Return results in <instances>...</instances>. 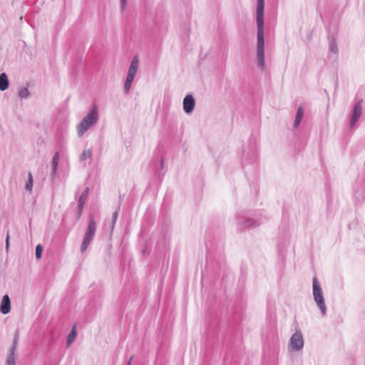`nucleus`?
I'll return each mask as SVG.
<instances>
[{"label": "nucleus", "mask_w": 365, "mask_h": 365, "mask_svg": "<svg viewBox=\"0 0 365 365\" xmlns=\"http://www.w3.org/2000/svg\"><path fill=\"white\" fill-rule=\"evenodd\" d=\"M264 0H257L256 9V24L257 27V66L261 70L264 69Z\"/></svg>", "instance_id": "f257e3e1"}, {"label": "nucleus", "mask_w": 365, "mask_h": 365, "mask_svg": "<svg viewBox=\"0 0 365 365\" xmlns=\"http://www.w3.org/2000/svg\"><path fill=\"white\" fill-rule=\"evenodd\" d=\"M98 120V113L96 106H93L91 110L83 117L81 122L77 127L78 136H82L92 125H95Z\"/></svg>", "instance_id": "f03ea898"}, {"label": "nucleus", "mask_w": 365, "mask_h": 365, "mask_svg": "<svg viewBox=\"0 0 365 365\" xmlns=\"http://www.w3.org/2000/svg\"><path fill=\"white\" fill-rule=\"evenodd\" d=\"M312 287L314 302L319 308L322 315L325 316L327 314V307L324 302V294L321 285L316 277H313Z\"/></svg>", "instance_id": "7ed1b4c3"}, {"label": "nucleus", "mask_w": 365, "mask_h": 365, "mask_svg": "<svg viewBox=\"0 0 365 365\" xmlns=\"http://www.w3.org/2000/svg\"><path fill=\"white\" fill-rule=\"evenodd\" d=\"M96 231V223L93 219V217L91 216V218L89 219L88 227L83 237L82 244L81 245V252H83L87 250L88 245L91 244L95 236Z\"/></svg>", "instance_id": "20e7f679"}, {"label": "nucleus", "mask_w": 365, "mask_h": 365, "mask_svg": "<svg viewBox=\"0 0 365 365\" xmlns=\"http://www.w3.org/2000/svg\"><path fill=\"white\" fill-rule=\"evenodd\" d=\"M362 114V99L358 101L354 106L350 118H349V128L351 129L356 127V123L359 120Z\"/></svg>", "instance_id": "39448f33"}, {"label": "nucleus", "mask_w": 365, "mask_h": 365, "mask_svg": "<svg viewBox=\"0 0 365 365\" xmlns=\"http://www.w3.org/2000/svg\"><path fill=\"white\" fill-rule=\"evenodd\" d=\"M304 346V339L300 331L293 334L289 339V347L292 351H298Z\"/></svg>", "instance_id": "423d86ee"}, {"label": "nucleus", "mask_w": 365, "mask_h": 365, "mask_svg": "<svg viewBox=\"0 0 365 365\" xmlns=\"http://www.w3.org/2000/svg\"><path fill=\"white\" fill-rule=\"evenodd\" d=\"M88 192H89V187H86L84 189V190L83 191V192L81 193V195L79 197V198H78V200L77 220H78L81 217V215H82V212H83V207H84L86 199L88 197Z\"/></svg>", "instance_id": "0eeeda50"}, {"label": "nucleus", "mask_w": 365, "mask_h": 365, "mask_svg": "<svg viewBox=\"0 0 365 365\" xmlns=\"http://www.w3.org/2000/svg\"><path fill=\"white\" fill-rule=\"evenodd\" d=\"M195 102L193 96L190 94L187 95L183 99V110L186 113H190L193 111Z\"/></svg>", "instance_id": "6e6552de"}, {"label": "nucleus", "mask_w": 365, "mask_h": 365, "mask_svg": "<svg viewBox=\"0 0 365 365\" xmlns=\"http://www.w3.org/2000/svg\"><path fill=\"white\" fill-rule=\"evenodd\" d=\"M259 225L255 220L251 218H247L244 220L239 219L237 222V228L239 230L242 231L246 228L257 227Z\"/></svg>", "instance_id": "1a4fd4ad"}, {"label": "nucleus", "mask_w": 365, "mask_h": 365, "mask_svg": "<svg viewBox=\"0 0 365 365\" xmlns=\"http://www.w3.org/2000/svg\"><path fill=\"white\" fill-rule=\"evenodd\" d=\"M11 311V300L8 294H5L2 297L0 305V312L3 314H6Z\"/></svg>", "instance_id": "9d476101"}, {"label": "nucleus", "mask_w": 365, "mask_h": 365, "mask_svg": "<svg viewBox=\"0 0 365 365\" xmlns=\"http://www.w3.org/2000/svg\"><path fill=\"white\" fill-rule=\"evenodd\" d=\"M138 66H139L138 57L137 56H135L133 58L131 63L130 65L128 72V76H130V77L131 76L135 77L137 70H138Z\"/></svg>", "instance_id": "9b49d317"}, {"label": "nucleus", "mask_w": 365, "mask_h": 365, "mask_svg": "<svg viewBox=\"0 0 365 365\" xmlns=\"http://www.w3.org/2000/svg\"><path fill=\"white\" fill-rule=\"evenodd\" d=\"M122 200H123V197H122L121 195H119V203H118V205L115 211L113 213L112 219H111V221H110V225H109L111 231H113L114 227H115V223H116V221H117V219H118V212H119V211L120 210Z\"/></svg>", "instance_id": "f8f14e48"}, {"label": "nucleus", "mask_w": 365, "mask_h": 365, "mask_svg": "<svg viewBox=\"0 0 365 365\" xmlns=\"http://www.w3.org/2000/svg\"><path fill=\"white\" fill-rule=\"evenodd\" d=\"M328 41H329V49L331 52L334 54L338 53V46L336 42V38L334 34L328 36Z\"/></svg>", "instance_id": "ddd939ff"}, {"label": "nucleus", "mask_w": 365, "mask_h": 365, "mask_svg": "<svg viewBox=\"0 0 365 365\" xmlns=\"http://www.w3.org/2000/svg\"><path fill=\"white\" fill-rule=\"evenodd\" d=\"M9 81L6 73L0 74V91H4L9 88Z\"/></svg>", "instance_id": "4468645a"}, {"label": "nucleus", "mask_w": 365, "mask_h": 365, "mask_svg": "<svg viewBox=\"0 0 365 365\" xmlns=\"http://www.w3.org/2000/svg\"><path fill=\"white\" fill-rule=\"evenodd\" d=\"M19 331L18 329H16L15 331V334H14L11 346L10 347V349L9 350V354H15V352H16V350L17 348V345H18V342H19Z\"/></svg>", "instance_id": "2eb2a0df"}, {"label": "nucleus", "mask_w": 365, "mask_h": 365, "mask_svg": "<svg viewBox=\"0 0 365 365\" xmlns=\"http://www.w3.org/2000/svg\"><path fill=\"white\" fill-rule=\"evenodd\" d=\"M59 160V153L58 152H56L54 155L53 156L52 160H51V166H52V175L54 176L56 173L57 168H58V164Z\"/></svg>", "instance_id": "dca6fc26"}, {"label": "nucleus", "mask_w": 365, "mask_h": 365, "mask_svg": "<svg viewBox=\"0 0 365 365\" xmlns=\"http://www.w3.org/2000/svg\"><path fill=\"white\" fill-rule=\"evenodd\" d=\"M76 336H77V332H76V327L74 326V327H73L71 332L69 333V334L68 336L67 341H66L67 346H71V344L75 340Z\"/></svg>", "instance_id": "f3484780"}, {"label": "nucleus", "mask_w": 365, "mask_h": 365, "mask_svg": "<svg viewBox=\"0 0 365 365\" xmlns=\"http://www.w3.org/2000/svg\"><path fill=\"white\" fill-rule=\"evenodd\" d=\"M133 80L134 77H130V76L127 75L126 80L124 84V91L126 94L129 93Z\"/></svg>", "instance_id": "a211bd4d"}, {"label": "nucleus", "mask_w": 365, "mask_h": 365, "mask_svg": "<svg viewBox=\"0 0 365 365\" xmlns=\"http://www.w3.org/2000/svg\"><path fill=\"white\" fill-rule=\"evenodd\" d=\"M33 183H34L33 175H32V173L31 172H29L28 174V180L26 181V185H25L26 190L31 192L32 188H33Z\"/></svg>", "instance_id": "6ab92c4d"}, {"label": "nucleus", "mask_w": 365, "mask_h": 365, "mask_svg": "<svg viewBox=\"0 0 365 365\" xmlns=\"http://www.w3.org/2000/svg\"><path fill=\"white\" fill-rule=\"evenodd\" d=\"M91 156H92L91 149L83 150L82 153L80 155V160L84 161L87 158H91Z\"/></svg>", "instance_id": "aec40b11"}, {"label": "nucleus", "mask_w": 365, "mask_h": 365, "mask_svg": "<svg viewBox=\"0 0 365 365\" xmlns=\"http://www.w3.org/2000/svg\"><path fill=\"white\" fill-rule=\"evenodd\" d=\"M29 95V91L26 87L21 88L19 92V96L21 98H26Z\"/></svg>", "instance_id": "412c9836"}, {"label": "nucleus", "mask_w": 365, "mask_h": 365, "mask_svg": "<svg viewBox=\"0 0 365 365\" xmlns=\"http://www.w3.org/2000/svg\"><path fill=\"white\" fill-rule=\"evenodd\" d=\"M6 365H16L15 354L8 353Z\"/></svg>", "instance_id": "4be33fe9"}, {"label": "nucleus", "mask_w": 365, "mask_h": 365, "mask_svg": "<svg viewBox=\"0 0 365 365\" xmlns=\"http://www.w3.org/2000/svg\"><path fill=\"white\" fill-rule=\"evenodd\" d=\"M42 252H43V247L41 246V245L38 244L36 247V258L37 259H39L41 256H42Z\"/></svg>", "instance_id": "5701e85b"}, {"label": "nucleus", "mask_w": 365, "mask_h": 365, "mask_svg": "<svg viewBox=\"0 0 365 365\" xmlns=\"http://www.w3.org/2000/svg\"><path fill=\"white\" fill-rule=\"evenodd\" d=\"M303 115H304V108L302 106H299V108L297 109L296 116H297L300 118H302Z\"/></svg>", "instance_id": "b1692460"}, {"label": "nucleus", "mask_w": 365, "mask_h": 365, "mask_svg": "<svg viewBox=\"0 0 365 365\" xmlns=\"http://www.w3.org/2000/svg\"><path fill=\"white\" fill-rule=\"evenodd\" d=\"M301 120H302V118H300L297 116L295 117V120H294V127L295 128H297L299 126V125L301 123Z\"/></svg>", "instance_id": "393cba45"}, {"label": "nucleus", "mask_w": 365, "mask_h": 365, "mask_svg": "<svg viewBox=\"0 0 365 365\" xmlns=\"http://www.w3.org/2000/svg\"><path fill=\"white\" fill-rule=\"evenodd\" d=\"M9 234L8 232L7 235H6V251L9 250Z\"/></svg>", "instance_id": "a878e982"}, {"label": "nucleus", "mask_w": 365, "mask_h": 365, "mask_svg": "<svg viewBox=\"0 0 365 365\" xmlns=\"http://www.w3.org/2000/svg\"><path fill=\"white\" fill-rule=\"evenodd\" d=\"M126 1L127 0H120L122 10H124L125 8Z\"/></svg>", "instance_id": "bb28decb"}, {"label": "nucleus", "mask_w": 365, "mask_h": 365, "mask_svg": "<svg viewBox=\"0 0 365 365\" xmlns=\"http://www.w3.org/2000/svg\"><path fill=\"white\" fill-rule=\"evenodd\" d=\"M160 166H161V168L163 169V166H164V161H163V159H161V160H160Z\"/></svg>", "instance_id": "cd10ccee"}, {"label": "nucleus", "mask_w": 365, "mask_h": 365, "mask_svg": "<svg viewBox=\"0 0 365 365\" xmlns=\"http://www.w3.org/2000/svg\"><path fill=\"white\" fill-rule=\"evenodd\" d=\"M132 359H133V356H131V357L130 358L129 361H128L127 365H130V361H131Z\"/></svg>", "instance_id": "c85d7f7f"}, {"label": "nucleus", "mask_w": 365, "mask_h": 365, "mask_svg": "<svg viewBox=\"0 0 365 365\" xmlns=\"http://www.w3.org/2000/svg\"><path fill=\"white\" fill-rule=\"evenodd\" d=\"M355 196H356V199H359V198L360 197V196H359V195H358V194H357V193H356V194H355Z\"/></svg>", "instance_id": "c756f323"}, {"label": "nucleus", "mask_w": 365, "mask_h": 365, "mask_svg": "<svg viewBox=\"0 0 365 365\" xmlns=\"http://www.w3.org/2000/svg\"><path fill=\"white\" fill-rule=\"evenodd\" d=\"M253 156H254V160H255L257 159L256 155L253 154Z\"/></svg>", "instance_id": "7c9ffc66"}]
</instances>
